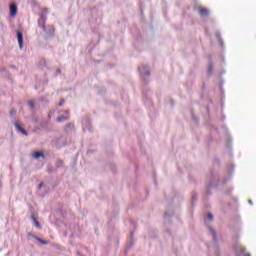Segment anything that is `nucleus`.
Wrapping results in <instances>:
<instances>
[{"instance_id": "8", "label": "nucleus", "mask_w": 256, "mask_h": 256, "mask_svg": "<svg viewBox=\"0 0 256 256\" xmlns=\"http://www.w3.org/2000/svg\"><path fill=\"white\" fill-rule=\"evenodd\" d=\"M69 119V117H64V116H60L56 119V121H58V123L60 122H65Z\"/></svg>"}, {"instance_id": "15", "label": "nucleus", "mask_w": 256, "mask_h": 256, "mask_svg": "<svg viewBox=\"0 0 256 256\" xmlns=\"http://www.w3.org/2000/svg\"><path fill=\"white\" fill-rule=\"evenodd\" d=\"M73 127H74V126L71 125V124H69V125L66 126V128H73Z\"/></svg>"}, {"instance_id": "17", "label": "nucleus", "mask_w": 256, "mask_h": 256, "mask_svg": "<svg viewBox=\"0 0 256 256\" xmlns=\"http://www.w3.org/2000/svg\"><path fill=\"white\" fill-rule=\"evenodd\" d=\"M212 234H213V236H214V238H215V231H214V230H212Z\"/></svg>"}, {"instance_id": "16", "label": "nucleus", "mask_w": 256, "mask_h": 256, "mask_svg": "<svg viewBox=\"0 0 256 256\" xmlns=\"http://www.w3.org/2000/svg\"><path fill=\"white\" fill-rule=\"evenodd\" d=\"M42 186H43V183H40V185H39V189H41V188H42Z\"/></svg>"}, {"instance_id": "11", "label": "nucleus", "mask_w": 256, "mask_h": 256, "mask_svg": "<svg viewBox=\"0 0 256 256\" xmlns=\"http://www.w3.org/2000/svg\"><path fill=\"white\" fill-rule=\"evenodd\" d=\"M207 217H208V219L213 220V214L208 213V214H207Z\"/></svg>"}, {"instance_id": "2", "label": "nucleus", "mask_w": 256, "mask_h": 256, "mask_svg": "<svg viewBox=\"0 0 256 256\" xmlns=\"http://www.w3.org/2000/svg\"><path fill=\"white\" fill-rule=\"evenodd\" d=\"M251 256L249 253H247V250L245 247H240L239 250H236V256Z\"/></svg>"}, {"instance_id": "4", "label": "nucleus", "mask_w": 256, "mask_h": 256, "mask_svg": "<svg viewBox=\"0 0 256 256\" xmlns=\"http://www.w3.org/2000/svg\"><path fill=\"white\" fill-rule=\"evenodd\" d=\"M15 128H16V130H18L20 133H22V135H28V132H27L26 130H24V129L22 128V126L19 125L18 123H15Z\"/></svg>"}, {"instance_id": "14", "label": "nucleus", "mask_w": 256, "mask_h": 256, "mask_svg": "<svg viewBox=\"0 0 256 256\" xmlns=\"http://www.w3.org/2000/svg\"><path fill=\"white\" fill-rule=\"evenodd\" d=\"M16 112L14 109L10 110V115H14Z\"/></svg>"}, {"instance_id": "13", "label": "nucleus", "mask_w": 256, "mask_h": 256, "mask_svg": "<svg viewBox=\"0 0 256 256\" xmlns=\"http://www.w3.org/2000/svg\"><path fill=\"white\" fill-rule=\"evenodd\" d=\"M64 100H61L59 103H58V106H63V104H64Z\"/></svg>"}, {"instance_id": "3", "label": "nucleus", "mask_w": 256, "mask_h": 256, "mask_svg": "<svg viewBox=\"0 0 256 256\" xmlns=\"http://www.w3.org/2000/svg\"><path fill=\"white\" fill-rule=\"evenodd\" d=\"M16 34H17L19 48L23 49V34L19 31Z\"/></svg>"}, {"instance_id": "19", "label": "nucleus", "mask_w": 256, "mask_h": 256, "mask_svg": "<svg viewBox=\"0 0 256 256\" xmlns=\"http://www.w3.org/2000/svg\"><path fill=\"white\" fill-rule=\"evenodd\" d=\"M42 28L44 29V28H45V26H44V25H42Z\"/></svg>"}, {"instance_id": "10", "label": "nucleus", "mask_w": 256, "mask_h": 256, "mask_svg": "<svg viewBox=\"0 0 256 256\" xmlns=\"http://www.w3.org/2000/svg\"><path fill=\"white\" fill-rule=\"evenodd\" d=\"M28 105H29V107L32 108V109L35 108V102H34V101H29V102H28Z\"/></svg>"}, {"instance_id": "12", "label": "nucleus", "mask_w": 256, "mask_h": 256, "mask_svg": "<svg viewBox=\"0 0 256 256\" xmlns=\"http://www.w3.org/2000/svg\"><path fill=\"white\" fill-rule=\"evenodd\" d=\"M39 241H40V243H41V244H43V245H47V244H48V242H47V241H45V240H41V239H39Z\"/></svg>"}, {"instance_id": "1", "label": "nucleus", "mask_w": 256, "mask_h": 256, "mask_svg": "<svg viewBox=\"0 0 256 256\" xmlns=\"http://www.w3.org/2000/svg\"><path fill=\"white\" fill-rule=\"evenodd\" d=\"M18 9L15 3L10 4V17L15 18L17 15Z\"/></svg>"}, {"instance_id": "7", "label": "nucleus", "mask_w": 256, "mask_h": 256, "mask_svg": "<svg viewBox=\"0 0 256 256\" xmlns=\"http://www.w3.org/2000/svg\"><path fill=\"white\" fill-rule=\"evenodd\" d=\"M31 218L34 221L35 227L41 229L40 223L37 221V218L34 215Z\"/></svg>"}, {"instance_id": "6", "label": "nucleus", "mask_w": 256, "mask_h": 256, "mask_svg": "<svg viewBox=\"0 0 256 256\" xmlns=\"http://www.w3.org/2000/svg\"><path fill=\"white\" fill-rule=\"evenodd\" d=\"M33 157H34L35 159H38V158H40V157H43V158H44V154H43L42 152H34V153H33Z\"/></svg>"}, {"instance_id": "9", "label": "nucleus", "mask_w": 256, "mask_h": 256, "mask_svg": "<svg viewBox=\"0 0 256 256\" xmlns=\"http://www.w3.org/2000/svg\"><path fill=\"white\" fill-rule=\"evenodd\" d=\"M140 71L144 75H150V72H149L148 68H140Z\"/></svg>"}, {"instance_id": "5", "label": "nucleus", "mask_w": 256, "mask_h": 256, "mask_svg": "<svg viewBox=\"0 0 256 256\" xmlns=\"http://www.w3.org/2000/svg\"><path fill=\"white\" fill-rule=\"evenodd\" d=\"M199 14H200L202 17L208 16V15H209V10H208L207 8H200V9H199Z\"/></svg>"}, {"instance_id": "18", "label": "nucleus", "mask_w": 256, "mask_h": 256, "mask_svg": "<svg viewBox=\"0 0 256 256\" xmlns=\"http://www.w3.org/2000/svg\"><path fill=\"white\" fill-rule=\"evenodd\" d=\"M65 113H66V114H69V110H66Z\"/></svg>"}]
</instances>
